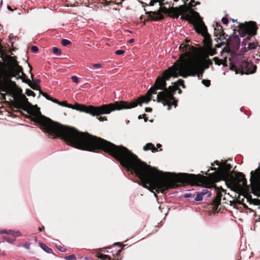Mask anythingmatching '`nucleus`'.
I'll list each match as a JSON object with an SVG mask.
<instances>
[{"label": "nucleus", "mask_w": 260, "mask_h": 260, "mask_svg": "<svg viewBox=\"0 0 260 260\" xmlns=\"http://www.w3.org/2000/svg\"><path fill=\"white\" fill-rule=\"evenodd\" d=\"M194 3V0H191V1L190 2V4L191 6H194V5H193V3Z\"/></svg>", "instance_id": "obj_47"}, {"label": "nucleus", "mask_w": 260, "mask_h": 260, "mask_svg": "<svg viewBox=\"0 0 260 260\" xmlns=\"http://www.w3.org/2000/svg\"><path fill=\"white\" fill-rule=\"evenodd\" d=\"M186 8L184 5H181L178 8H174L172 7L171 8L168 9L165 7L160 6L159 10L157 12H147L146 13L149 16V17L153 20L158 21L164 19V17L161 14V12L166 14H169L172 15L173 18H177L179 15L185 12Z\"/></svg>", "instance_id": "obj_5"}, {"label": "nucleus", "mask_w": 260, "mask_h": 260, "mask_svg": "<svg viewBox=\"0 0 260 260\" xmlns=\"http://www.w3.org/2000/svg\"><path fill=\"white\" fill-rule=\"evenodd\" d=\"M43 229H44V227H43V228L40 227V228H39L38 230L39 231V232H42Z\"/></svg>", "instance_id": "obj_49"}, {"label": "nucleus", "mask_w": 260, "mask_h": 260, "mask_svg": "<svg viewBox=\"0 0 260 260\" xmlns=\"http://www.w3.org/2000/svg\"><path fill=\"white\" fill-rule=\"evenodd\" d=\"M2 1L0 3V7H2Z\"/></svg>", "instance_id": "obj_55"}, {"label": "nucleus", "mask_w": 260, "mask_h": 260, "mask_svg": "<svg viewBox=\"0 0 260 260\" xmlns=\"http://www.w3.org/2000/svg\"><path fill=\"white\" fill-rule=\"evenodd\" d=\"M65 259L67 260H75L76 259V257L74 254H72L68 256H66L65 257Z\"/></svg>", "instance_id": "obj_28"}, {"label": "nucleus", "mask_w": 260, "mask_h": 260, "mask_svg": "<svg viewBox=\"0 0 260 260\" xmlns=\"http://www.w3.org/2000/svg\"><path fill=\"white\" fill-rule=\"evenodd\" d=\"M57 248L58 250H59L61 252H66V249L63 248L61 246H57Z\"/></svg>", "instance_id": "obj_40"}, {"label": "nucleus", "mask_w": 260, "mask_h": 260, "mask_svg": "<svg viewBox=\"0 0 260 260\" xmlns=\"http://www.w3.org/2000/svg\"><path fill=\"white\" fill-rule=\"evenodd\" d=\"M138 106L137 102L126 103L124 101L115 102L114 103L103 105L101 106H85L84 105L76 104L73 105L72 109L85 112L93 116L103 114H110L115 110L127 109L135 108Z\"/></svg>", "instance_id": "obj_4"}, {"label": "nucleus", "mask_w": 260, "mask_h": 260, "mask_svg": "<svg viewBox=\"0 0 260 260\" xmlns=\"http://www.w3.org/2000/svg\"><path fill=\"white\" fill-rule=\"evenodd\" d=\"M239 28V35L241 37H244L247 34L249 36H254L256 34L257 27L254 22H245L244 24L240 23Z\"/></svg>", "instance_id": "obj_9"}, {"label": "nucleus", "mask_w": 260, "mask_h": 260, "mask_svg": "<svg viewBox=\"0 0 260 260\" xmlns=\"http://www.w3.org/2000/svg\"><path fill=\"white\" fill-rule=\"evenodd\" d=\"M53 52L54 54L56 55H59L61 53V51L60 49L57 48V47H53Z\"/></svg>", "instance_id": "obj_30"}, {"label": "nucleus", "mask_w": 260, "mask_h": 260, "mask_svg": "<svg viewBox=\"0 0 260 260\" xmlns=\"http://www.w3.org/2000/svg\"><path fill=\"white\" fill-rule=\"evenodd\" d=\"M169 4V2L168 1H163L159 3L160 6H162L165 5Z\"/></svg>", "instance_id": "obj_42"}, {"label": "nucleus", "mask_w": 260, "mask_h": 260, "mask_svg": "<svg viewBox=\"0 0 260 260\" xmlns=\"http://www.w3.org/2000/svg\"><path fill=\"white\" fill-rule=\"evenodd\" d=\"M180 50H182V51L183 52H185V54L186 55V57L182 58L180 63L178 64H176V65L178 66H179L186 59L188 58H191L190 57V51H191V47L190 46V45L186 44H182L180 46Z\"/></svg>", "instance_id": "obj_13"}, {"label": "nucleus", "mask_w": 260, "mask_h": 260, "mask_svg": "<svg viewBox=\"0 0 260 260\" xmlns=\"http://www.w3.org/2000/svg\"><path fill=\"white\" fill-rule=\"evenodd\" d=\"M8 9L11 11H13V10L11 8V7L8 6Z\"/></svg>", "instance_id": "obj_50"}, {"label": "nucleus", "mask_w": 260, "mask_h": 260, "mask_svg": "<svg viewBox=\"0 0 260 260\" xmlns=\"http://www.w3.org/2000/svg\"><path fill=\"white\" fill-rule=\"evenodd\" d=\"M216 26H217V28H215V30H216V29H217L218 30H219V37H220L221 36V35L223 34V30H221V29H222V26L220 25V24H216Z\"/></svg>", "instance_id": "obj_26"}, {"label": "nucleus", "mask_w": 260, "mask_h": 260, "mask_svg": "<svg viewBox=\"0 0 260 260\" xmlns=\"http://www.w3.org/2000/svg\"><path fill=\"white\" fill-rule=\"evenodd\" d=\"M145 111L147 112H150L152 111V109L151 108H146Z\"/></svg>", "instance_id": "obj_45"}, {"label": "nucleus", "mask_w": 260, "mask_h": 260, "mask_svg": "<svg viewBox=\"0 0 260 260\" xmlns=\"http://www.w3.org/2000/svg\"><path fill=\"white\" fill-rule=\"evenodd\" d=\"M202 83L206 87H209L210 85V81L209 80H203Z\"/></svg>", "instance_id": "obj_29"}, {"label": "nucleus", "mask_w": 260, "mask_h": 260, "mask_svg": "<svg viewBox=\"0 0 260 260\" xmlns=\"http://www.w3.org/2000/svg\"><path fill=\"white\" fill-rule=\"evenodd\" d=\"M56 103H57L59 105H60V106H62L63 107H69V108H73L72 105H69L64 102H59L57 100V102H56Z\"/></svg>", "instance_id": "obj_21"}, {"label": "nucleus", "mask_w": 260, "mask_h": 260, "mask_svg": "<svg viewBox=\"0 0 260 260\" xmlns=\"http://www.w3.org/2000/svg\"><path fill=\"white\" fill-rule=\"evenodd\" d=\"M232 20L233 22H235V21H236V20H235L234 19H232Z\"/></svg>", "instance_id": "obj_59"}, {"label": "nucleus", "mask_w": 260, "mask_h": 260, "mask_svg": "<svg viewBox=\"0 0 260 260\" xmlns=\"http://www.w3.org/2000/svg\"><path fill=\"white\" fill-rule=\"evenodd\" d=\"M106 252H107V253H110V251H109V250H107L106 251Z\"/></svg>", "instance_id": "obj_58"}, {"label": "nucleus", "mask_w": 260, "mask_h": 260, "mask_svg": "<svg viewBox=\"0 0 260 260\" xmlns=\"http://www.w3.org/2000/svg\"><path fill=\"white\" fill-rule=\"evenodd\" d=\"M92 66L94 69H96V72L98 73L101 71V69L102 68V65L100 63H93L92 64Z\"/></svg>", "instance_id": "obj_22"}, {"label": "nucleus", "mask_w": 260, "mask_h": 260, "mask_svg": "<svg viewBox=\"0 0 260 260\" xmlns=\"http://www.w3.org/2000/svg\"><path fill=\"white\" fill-rule=\"evenodd\" d=\"M194 194H192L191 193H186L184 194V197L185 198H188L192 197H194Z\"/></svg>", "instance_id": "obj_33"}, {"label": "nucleus", "mask_w": 260, "mask_h": 260, "mask_svg": "<svg viewBox=\"0 0 260 260\" xmlns=\"http://www.w3.org/2000/svg\"><path fill=\"white\" fill-rule=\"evenodd\" d=\"M194 13L199 17L196 24V30L198 33H201L204 35L207 43L210 44L211 43V40L210 39L209 35L207 32L206 26L204 22L201 20L199 14L196 12H194Z\"/></svg>", "instance_id": "obj_10"}, {"label": "nucleus", "mask_w": 260, "mask_h": 260, "mask_svg": "<svg viewBox=\"0 0 260 260\" xmlns=\"http://www.w3.org/2000/svg\"><path fill=\"white\" fill-rule=\"evenodd\" d=\"M200 4V3H199V2H197V3H196V4H197H197Z\"/></svg>", "instance_id": "obj_62"}, {"label": "nucleus", "mask_w": 260, "mask_h": 260, "mask_svg": "<svg viewBox=\"0 0 260 260\" xmlns=\"http://www.w3.org/2000/svg\"><path fill=\"white\" fill-rule=\"evenodd\" d=\"M212 170H215V171H216V168H212Z\"/></svg>", "instance_id": "obj_57"}, {"label": "nucleus", "mask_w": 260, "mask_h": 260, "mask_svg": "<svg viewBox=\"0 0 260 260\" xmlns=\"http://www.w3.org/2000/svg\"><path fill=\"white\" fill-rule=\"evenodd\" d=\"M8 235H11L15 237L21 236V233L19 231L8 230Z\"/></svg>", "instance_id": "obj_19"}, {"label": "nucleus", "mask_w": 260, "mask_h": 260, "mask_svg": "<svg viewBox=\"0 0 260 260\" xmlns=\"http://www.w3.org/2000/svg\"><path fill=\"white\" fill-rule=\"evenodd\" d=\"M207 68L201 63L192 58H188L179 66L174 64L163 73L162 77H158L155 82V87L152 88L149 94L156 89H162L166 85V81L171 77H178L181 76L183 78L188 76H198L199 80H201L205 70Z\"/></svg>", "instance_id": "obj_2"}, {"label": "nucleus", "mask_w": 260, "mask_h": 260, "mask_svg": "<svg viewBox=\"0 0 260 260\" xmlns=\"http://www.w3.org/2000/svg\"><path fill=\"white\" fill-rule=\"evenodd\" d=\"M124 53V51L123 50H116L115 52V53L116 55H121L123 54Z\"/></svg>", "instance_id": "obj_37"}, {"label": "nucleus", "mask_w": 260, "mask_h": 260, "mask_svg": "<svg viewBox=\"0 0 260 260\" xmlns=\"http://www.w3.org/2000/svg\"><path fill=\"white\" fill-rule=\"evenodd\" d=\"M177 90H179L178 92H179V93H181L182 91H181V90L180 88H178V89Z\"/></svg>", "instance_id": "obj_53"}, {"label": "nucleus", "mask_w": 260, "mask_h": 260, "mask_svg": "<svg viewBox=\"0 0 260 260\" xmlns=\"http://www.w3.org/2000/svg\"><path fill=\"white\" fill-rule=\"evenodd\" d=\"M134 42V39H130V40H128V42H129V43H133V42Z\"/></svg>", "instance_id": "obj_48"}, {"label": "nucleus", "mask_w": 260, "mask_h": 260, "mask_svg": "<svg viewBox=\"0 0 260 260\" xmlns=\"http://www.w3.org/2000/svg\"><path fill=\"white\" fill-rule=\"evenodd\" d=\"M43 95L46 98V99L52 101L54 103L57 102L56 99H54L52 98H51L49 95H48L46 93H42Z\"/></svg>", "instance_id": "obj_23"}, {"label": "nucleus", "mask_w": 260, "mask_h": 260, "mask_svg": "<svg viewBox=\"0 0 260 260\" xmlns=\"http://www.w3.org/2000/svg\"><path fill=\"white\" fill-rule=\"evenodd\" d=\"M22 90L17 87L12 97L15 101V107L25 110L30 104L26 96L22 94Z\"/></svg>", "instance_id": "obj_6"}, {"label": "nucleus", "mask_w": 260, "mask_h": 260, "mask_svg": "<svg viewBox=\"0 0 260 260\" xmlns=\"http://www.w3.org/2000/svg\"><path fill=\"white\" fill-rule=\"evenodd\" d=\"M232 183L237 187L246 185V180L242 173H238L235 178H232Z\"/></svg>", "instance_id": "obj_12"}, {"label": "nucleus", "mask_w": 260, "mask_h": 260, "mask_svg": "<svg viewBox=\"0 0 260 260\" xmlns=\"http://www.w3.org/2000/svg\"><path fill=\"white\" fill-rule=\"evenodd\" d=\"M140 118H141V116H139V119H140Z\"/></svg>", "instance_id": "obj_61"}, {"label": "nucleus", "mask_w": 260, "mask_h": 260, "mask_svg": "<svg viewBox=\"0 0 260 260\" xmlns=\"http://www.w3.org/2000/svg\"><path fill=\"white\" fill-rule=\"evenodd\" d=\"M121 249H120V250H119L117 251V252L116 254L117 255L118 253H119L121 252Z\"/></svg>", "instance_id": "obj_54"}, {"label": "nucleus", "mask_w": 260, "mask_h": 260, "mask_svg": "<svg viewBox=\"0 0 260 260\" xmlns=\"http://www.w3.org/2000/svg\"><path fill=\"white\" fill-rule=\"evenodd\" d=\"M40 245L41 248H42L46 252L48 253H51L52 252V250L46 246L45 244L40 243Z\"/></svg>", "instance_id": "obj_20"}, {"label": "nucleus", "mask_w": 260, "mask_h": 260, "mask_svg": "<svg viewBox=\"0 0 260 260\" xmlns=\"http://www.w3.org/2000/svg\"><path fill=\"white\" fill-rule=\"evenodd\" d=\"M61 44L63 46H66L68 45L71 44V42L66 39H62L61 41Z\"/></svg>", "instance_id": "obj_31"}, {"label": "nucleus", "mask_w": 260, "mask_h": 260, "mask_svg": "<svg viewBox=\"0 0 260 260\" xmlns=\"http://www.w3.org/2000/svg\"><path fill=\"white\" fill-rule=\"evenodd\" d=\"M155 3V2L153 1H150L149 4V6H153L154 5V3Z\"/></svg>", "instance_id": "obj_46"}, {"label": "nucleus", "mask_w": 260, "mask_h": 260, "mask_svg": "<svg viewBox=\"0 0 260 260\" xmlns=\"http://www.w3.org/2000/svg\"><path fill=\"white\" fill-rule=\"evenodd\" d=\"M221 194L220 193L218 192L217 193L216 198L213 200L214 205L218 206L220 204L221 201Z\"/></svg>", "instance_id": "obj_18"}, {"label": "nucleus", "mask_w": 260, "mask_h": 260, "mask_svg": "<svg viewBox=\"0 0 260 260\" xmlns=\"http://www.w3.org/2000/svg\"><path fill=\"white\" fill-rule=\"evenodd\" d=\"M30 243H29V242H26L24 244H23V247L27 249H30Z\"/></svg>", "instance_id": "obj_38"}, {"label": "nucleus", "mask_w": 260, "mask_h": 260, "mask_svg": "<svg viewBox=\"0 0 260 260\" xmlns=\"http://www.w3.org/2000/svg\"><path fill=\"white\" fill-rule=\"evenodd\" d=\"M1 234H6L8 235V231L7 230H2L0 232Z\"/></svg>", "instance_id": "obj_44"}, {"label": "nucleus", "mask_w": 260, "mask_h": 260, "mask_svg": "<svg viewBox=\"0 0 260 260\" xmlns=\"http://www.w3.org/2000/svg\"><path fill=\"white\" fill-rule=\"evenodd\" d=\"M72 79L76 83H78L79 82L78 78V77H77L76 76H72Z\"/></svg>", "instance_id": "obj_35"}, {"label": "nucleus", "mask_w": 260, "mask_h": 260, "mask_svg": "<svg viewBox=\"0 0 260 260\" xmlns=\"http://www.w3.org/2000/svg\"><path fill=\"white\" fill-rule=\"evenodd\" d=\"M12 71L16 74V75H18L20 72H22L23 69L22 68L19 66L17 63H15L14 64V67L12 69Z\"/></svg>", "instance_id": "obj_17"}, {"label": "nucleus", "mask_w": 260, "mask_h": 260, "mask_svg": "<svg viewBox=\"0 0 260 260\" xmlns=\"http://www.w3.org/2000/svg\"><path fill=\"white\" fill-rule=\"evenodd\" d=\"M97 119L100 121H104L107 120V118L106 117H98Z\"/></svg>", "instance_id": "obj_41"}, {"label": "nucleus", "mask_w": 260, "mask_h": 260, "mask_svg": "<svg viewBox=\"0 0 260 260\" xmlns=\"http://www.w3.org/2000/svg\"><path fill=\"white\" fill-rule=\"evenodd\" d=\"M157 147L158 148H160V147H161V144H157Z\"/></svg>", "instance_id": "obj_51"}, {"label": "nucleus", "mask_w": 260, "mask_h": 260, "mask_svg": "<svg viewBox=\"0 0 260 260\" xmlns=\"http://www.w3.org/2000/svg\"><path fill=\"white\" fill-rule=\"evenodd\" d=\"M85 260H88L87 258V257H85L84 258Z\"/></svg>", "instance_id": "obj_60"}, {"label": "nucleus", "mask_w": 260, "mask_h": 260, "mask_svg": "<svg viewBox=\"0 0 260 260\" xmlns=\"http://www.w3.org/2000/svg\"><path fill=\"white\" fill-rule=\"evenodd\" d=\"M199 192L201 193V194L203 197L207 193H208L209 191L207 189H203V190L202 191H199Z\"/></svg>", "instance_id": "obj_39"}, {"label": "nucleus", "mask_w": 260, "mask_h": 260, "mask_svg": "<svg viewBox=\"0 0 260 260\" xmlns=\"http://www.w3.org/2000/svg\"><path fill=\"white\" fill-rule=\"evenodd\" d=\"M237 68L239 69H241L243 72L245 71L247 73L252 74L255 72L256 67L251 63L246 61L243 57H241L240 60L234 64H231V70L235 71L236 73L237 74Z\"/></svg>", "instance_id": "obj_7"}, {"label": "nucleus", "mask_w": 260, "mask_h": 260, "mask_svg": "<svg viewBox=\"0 0 260 260\" xmlns=\"http://www.w3.org/2000/svg\"><path fill=\"white\" fill-rule=\"evenodd\" d=\"M25 93L28 95V96H35V94L34 93V91H32V90L29 89H27L26 90V92H25Z\"/></svg>", "instance_id": "obj_27"}, {"label": "nucleus", "mask_w": 260, "mask_h": 260, "mask_svg": "<svg viewBox=\"0 0 260 260\" xmlns=\"http://www.w3.org/2000/svg\"><path fill=\"white\" fill-rule=\"evenodd\" d=\"M258 46V43L257 42H253L251 43H249L248 44V48L249 49H255Z\"/></svg>", "instance_id": "obj_25"}, {"label": "nucleus", "mask_w": 260, "mask_h": 260, "mask_svg": "<svg viewBox=\"0 0 260 260\" xmlns=\"http://www.w3.org/2000/svg\"><path fill=\"white\" fill-rule=\"evenodd\" d=\"M33 77H34V75L32 74H31V77L32 79H33Z\"/></svg>", "instance_id": "obj_56"}, {"label": "nucleus", "mask_w": 260, "mask_h": 260, "mask_svg": "<svg viewBox=\"0 0 260 260\" xmlns=\"http://www.w3.org/2000/svg\"><path fill=\"white\" fill-rule=\"evenodd\" d=\"M143 150L144 151H148V150H151L153 152H156L157 151V148H156L155 147L154 145L151 143H148L146 145H145L143 147Z\"/></svg>", "instance_id": "obj_15"}, {"label": "nucleus", "mask_w": 260, "mask_h": 260, "mask_svg": "<svg viewBox=\"0 0 260 260\" xmlns=\"http://www.w3.org/2000/svg\"><path fill=\"white\" fill-rule=\"evenodd\" d=\"M25 111L31 115L32 120L39 123L50 135L61 138L77 149L92 152L102 149L119 161L123 167L134 172L137 176V156L127 148L122 145L116 146L102 138L54 122L42 115L37 105L33 106L30 104Z\"/></svg>", "instance_id": "obj_1"}, {"label": "nucleus", "mask_w": 260, "mask_h": 260, "mask_svg": "<svg viewBox=\"0 0 260 260\" xmlns=\"http://www.w3.org/2000/svg\"><path fill=\"white\" fill-rule=\"evenodd\" d=\"M194 200L196 201H202V200H203V196H202V195L201 194V193L199 191L197 192L196 196V197H195Z\"/></svg>", "instance_id": "obj_24"}, {"label": "nucleus", "mask_w": 260, "mask_h": 260, "mask_svg": "<svg viewBox=\"0 0 260 260\" xmlns=\"http://www.w3.org/2000/svg\"><path fill=\"white\" fill-rule=\"evenodd\" d=\"M17 86L15 82L8 80L0 84V91L5 92L12 96Z\"/></svg>", "instance_id": "obj_11"}, {"label": "nucleus", "mask_w": 260, "mask_h": 260, "mask_svg": "<svg viewBox=\"0 0 260 260\" xmlns=\"http://www.w3.org/2000/svg\"><path fill=\"white\" fill-rule=\"evenodd\" d=\"M254 204H259V201L258 200L255 201V202L254 203Z\"/></svg>", "instance_id": "obj_52"}, {"label": "nucleus", "mask_w": 260, "mask_h": 260, "mask_svg": "<svg viewBox=\"0 0 260 260\" xmlns=\"http://www.w3.org/2000/svg\"><path fill=\"white\" fill-rule=\"evenodd\" d=\"M214 60L215 61V62L216 64H218V65H220L221 63H222V61L221 60L218 59V58L217 57H215L214 58Z\"/></svg>", "instance_id": "obj_32"}, {"label": "nucleus", "mask_w": 260, "mask_h": 260, "mask_svg": "<svg viewBox=\"0 0 260 260\" xmlns=\"http://www.w3.org/2000/svg\"><path fill=\"white\" fill-rule=\"evenodd\" d=\"M224 44V42L222 41H220V42L216 45L217 47H220V46L223 45Z\"/></svg>", "instance_id": "obj_43"}, {"label": "nucleus", "mask_w": 260, "mask_h": 260, "mask_svg": "<svg viewBox=\"0 0 260 260\" xmlns=\"http://www.w3.org/2000/svg\"><path fill=\"white\" fill-rule=\"evenodd\" d=\"M221 21L225 25H227L229 22L228 19L226 17H223L221 19Z\"/></svg>", "instance_id": "obj_34"}, {"label": "nucleus", "mask_w": 260, "mask_h": 260, "mask_svg": "<svg viewBox=\"0 0 260 260\" xmlns=\"http://www.w3.org/2000/svg\"><path fill=\"white\" fill-rule=\"evenodd\" d=\"M250 181L252 193L257 195L260 192V167L251 172Z\"/></svg>", "instance_id": "obj_8"}, {"label": "nucleus", "mask_w": 260, "mask_h": 260, "mask_svg": "<svg viewBox=\"0 0 260 260\" xmlns=\"http://www.w3.org/2000/svg\"><path fill=\"white\" fill-rule=\"evenodd\" d=\"M22 75H23L22 76H19L18 78L21 79L22 80L23 82L28 84L29 85V86H30L31 88H32L33 89H35V88L32 86V84L31 81L29 79L26 78V76L24 73H22Z\"/></svg>", "instance_id": "obj_16"}, {"label": "nucleus", "mask_w": 260, "mask_h": 260, "mask_svg": "<svg viewBox=\"0 0 260 260\" xmlns=\"http://www.w3.org/2000/svg\"><path fill=\"white\" fill-rule=\"evenodd\" d=\"M38 48L37 46H32L31 47V50L33 52H37L38 51Z\"/></svg>", "instance_id": "obj_36"}, {"label": "nucleus", "mask_w": 260, "mask_h": 260, "mask_svg": "<svg viewBox=\"0 0 260 260\" xmlns=\"http://www.w3.org/2000/svg\"><path fill=\"white\" fill-rule=\"evenodd\" d=\"M167 85V84L166 85ZM181 86L183 88L185 87L184 84V81L182 79H179L177 82L174 83V85L169 86L168 88H166V86H164L162 89H156L153 92L149 94L150 90L155 87V84L151 87L147 91L146 94L144 96H141L137 101L134 102H137L138 105H141L143 103H148L151 101V96L152 94H156L157 90H163V91L159 92L157 95L156 101L158 103H161L164 106H168V110L171 109V106L174 105L175 108L177 105V101L175 100L173 97V93L178 89V86Z\"/></svg>", "instance_id": "obj_3"}, {"label": "nucleus", "mask_w": 260, "mask_h": 260, "mask_svg": "<svg viewBox=\"0 0 260 260\" xmlns=\"http://www.w3.org/2000/svg\"><path fill=\"white\" fill-rule=\"evenodd\" d=\"M217 166H218V171L221 175H225L232 168L230 164H227L225 162L222 163L221 165H220L218 161H216Z\"/></svg>", "instance_id": "obj_14"}]
</instances>
